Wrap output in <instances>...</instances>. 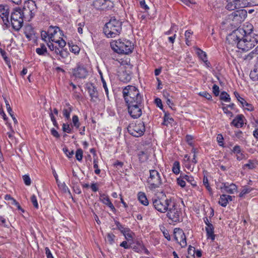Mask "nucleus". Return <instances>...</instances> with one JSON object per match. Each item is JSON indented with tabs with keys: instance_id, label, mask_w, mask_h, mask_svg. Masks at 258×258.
<instances>
[{
	"instance_id": "29",
	"label": "nucleus",
	"mask_w": 258,
	"mask_h": 258,
	"mask_svg": "<svg viewBox=\"0 0 258 258\" xmlns=\"http://www.w3.org/2000/svg\"><path fill=\"white\" fill-rule=\"evenodd\" d=\"M196 54L198 56L200 59L203 61L208 58L206 52L204 51L199 48H196Z\"/></svg>"
},
{
	"instance_id": "62",
	"label": "nucleus",
	"mask_w": 258,
	"mask_h": 258,
	"mask_svg": "<svg viewBox=\"0 0 258 258\" xmlns=\"http://www.w3.org/2000/svg\"><path fill=\"white\" fill-rule=\"evenodd\" d=\"M54 42L58 44L59 46L61 48V49H63V48L66 45V41L62 38H61V39L57 40H55Z\"/></svg>"
},
{
	"instance_id": "35",
	"label": "nucleus",
	"mask_w": 258,
	"mask_h": 258,
	"mask_svg": "<svg viewBox=\"0 0 258 258\" xmlns=\"http://www.w3.org/2000/svg\"><path fill=\"white\" fill-rule=\"evenodd\" d=\"M184 180H186L188 182L190 183L193 186L197 185V182L195 180L194 178L186 174H182Z\"/></svg>"
},
{
	"instance_id": "54",
	"label": "nucleus",
	"mask_w": 258,
	"mask_h": 258,
	"mask_svg": "<svg viewBox=\"0 0 258 258\" xmlns=\"http://www.w3.org/2000/svg\"><path fill=\"white\" fill-rule=\"evenodd\" d=\"M185 140L187 144L190 146L192 147L194 145L193 144V140L194 137L190 135H187L185 137Z\"/></svg>"
},
{
	"instance_id": "15",
	"label": "nucleus",
	"mask_w": 258,
	"mask_h": 258,
	"mask_svg": "<svg viewBox=\"0 0 258 258\" xmlns=\"http://www.w3.org/2000/svg\"><path fill=\"white\" fill-rule=\"evenodd\" d=\"M174 235L175 240L182 247H184L186 246L187 243L185 235L182 229L175 228L174 230Z\"/></svg>"
},
{
	"instance_id": "50",
	"label": "nucleus",
	"mask_w": 258,
	"mask_h": 258,
	"mask_svg": "<svg viewBox=\"0 0 258 258\" xmlns=\"http://www.w3.org/2000/svg\"><path fill=\"white\" fill-rule=\"evenodd\" d=\"M255 167V165L254 164V162L251 160H249L248 161V163L246 164H245L243 165V168H248L249 169H254Z\"/></svg>"
},
{
	"instance_id": "36",
	"label": "nucleus",
	"mask_w": 258,
	"mask_h": 258,
	"mask_svg": "<svg viewBox=\"0 0 258 258\" xmlns=\"http://www.w3.org/2000/svg\"><path fill=\"white\" fill-rule=\"evenodd\" d=\"M172 172L175 174H178L180 172V164L178 161H175L173 163L172 168Z\"/></svg>"
},
{
	"instance_id": "42",
	"label": "nucleus",
	"mask_w": 258,
	"mask_h": 258,
	"mask_svg": "<svg viewBox=\"0 0 258 258\" xmlns=\"http://www.w3.org/2000/svg\"><path fill=\"white\" fill-rule=\"evenodd\" d=\"M62 130L63 132L68 134H71L72 132V130L68 123H63L62 125Z\"/></svg>"
},
{
	"instance_id": "31",
	"label": "nucleus",
	"mask_w": 258,
	"mask_h": 258,
	"mask_svg": "<svg viewBox=\"0 0 258 258\" xmlns=\"http://www.w3.org/2000/svg\"><path fill=\"white\" fill-rule=\"evenodd\" d=\"M173 121V119L170 116L169 114L165 113L162 124L164 125L168 126L169 124L172 123Z\"/></svg>"
},
{
	"instance_id": "59",
	"label": "nucleus",
	"mask_w": 258,
	"mask_h": 258,
	"mask_svg": "<svg viewBox=\"0 0 258 258\" xmlns=\"http://www.w3.org/2000/svg\"><path fill=\"white\" fill-rule=\"evenodd\" d=\"M177 29V27L175 25H172L168 31L165 32V34L167 35H172L174 33L175 30H176Z\"/></svg>"
},
{
	"instance_id": "34",
	"label": "nucleus",
	"mask_w": 258,
	"mask_h": 258,
	"mask_svg": "<svg viewBox=\"0 0 258 258\" xmlns=\"http://www.w3.org/2000/svg\"><path fill=\"white\" fill-rule=\"evenodd\" d=\"M139 159L140 162H145L148 159L147 153L144 151H140L138 153Z\"/></svg>"
},
{
	"instance_id": "60",
	"label": "nucleus",
	"mask_w": 258,
	"mask_h": 258,
	"mask_svg": "<svg viewBox=\"0 0 258 258\" xmlns=\"http://www.w3.org/2000/svg\"><path fill=\"white\" fill-rule=\"evenodd\" d=\"M23 179L24 180L25 184L26 185H30L31 184V179L29 175H23Z\"/></svg>"
},
{
	"instance_id": "32",
	"label": "nucleus",
	"mask_w": 258,
	"mask_h": 258,
	"mask_svg": "<svg viewBox=\"0 0 258 258\" xmlns=\"http://www.w3.org/2000/svg\"><path fill=\"white\" fill-rule=\"evenodd\" d=\"M193 34V32L191 30H186L185 32L184 36L185 38V43L188 46L190 45L191 44L190 41H191V36Z\"/></svg>"
},
{
	"instance_id": "57",
	"label": "nucleus",
	"mask_w": 258,
	"mask_h": 258,
	"mask_svg": "<svg viewBox=\"0 0 258 258\" xmlns=\"http://www.w3.org/2000/svg\"><path fill=\"white\" fill-rule=\"evenodd\" d=\"M31 201L33 205L34 206V207L35 208L38 209L39 207V206H38V204L37 202L36 197L34 195H33L31 196Z\"/></svg>"
},
{
	"instance_id": "23",
	"label": "nucleus",
	"mask_w": 258,
	"mask_h": 258,
	"mask_svg": "<svg viewBox=\"0 0 258 258\" xmlns=\"http://www.w3.org/2000/svg\"><path fill=\"white\" fill-rule=\"evenodd\" d=\"M58 31H60V33H62V31L60 30L59 28L57 26H50L49 27L48 32L49 35V42L55 41V39L54 38V35Z\"/></svg>"
},
{
	"instance_id": "8",
	"label": "nucleus",
	"mask_w": 258,
	"mask_h": 258,
	"mask_svg": "<svg viewBox=\"0 0 258 258\" xmlns=\"http://www.w3.org/2000/svg\"><path fill=\"white\" fill-rule=\"evenodd\" d=\"M154 208L158 212L164 213L166 212L170 206H173V201L171 199L155 198L152 200Z\"/></svg>"
},
{
	"instance_id": "38",
	"label": "nucleus",
	"mask_w": 258,
	"mask_h": 258,
	"mask_svg": "<svg viewBox=\"0 0 258 258\" xmlns=\"http://www.w3.org/2000/svg\"><path fill=\"white\" fill-rule=\"evenodd\" d=\"M143 244L142 242L138 241L136 243V245L134 246L133 249L135 251L139 253H142V249L141 245H143Z\"/></svg>"
},
{
	"instance_id": "17",
	"label": "nucleus",
	"mask_w": 258,
	"mask_h": 258,
	"mask_svg": "<svg viewBox=\"0 0 258 258\" xmlns=\"http://www.w3.org/2000/svg\"><path fill=\"white\" fill-rule=\"evenodd\" d=\"M247 16V12L244 10H239L233 12L231 17H233V21H235L236 23H241L244 21Z\"/></svg>"
},
{
	"instance_id": "6",
	"label": "nucleus",
	"mask_w": 258,
	"mask_h": 258,
	"mask_svg": "<svg viewBox=\"0 0 258 258\" xmlns=\"http://www.w3.org/2000/svg\"><path fill=\"white\" fill-rule=\"evenodd\" d=\"M149 176L147 180L148 188L151 190H154L160 187L162 184V180L160 173L156 170H149Z\"/></svg>"
},
{
	"instance_id": "33",
	"label": "nucleus",
	"mask_w": 258,
	"mask_h": 258,
	"mask_svg": "<svg viewBox=\"0 0 258 258\" xmlns=\"http://www.w3.org/2000/svg\"><path fill=\"white\" fill-rule=\"evenodd\" d=\"M220 98L221 100L226 102H229L231 100L229 95L225 91L221 93Z\"/></svg>"
},
{
	"instance_id": "44",
	"label": "nucleus",
	"mask_w": 258,
	"mask_h": 258,
	"mask_svg": "<svg viewBox=\"0 0 258 258\" xmlns=\"http://www.w3.org/2000/svg\"><path fill=\"white\" fill-rule=\"evenodd\" d=\"M41 37L42 38V39L44 41H49V35L48 31H42L41 32Z\"/></svg>"
},
{
	"instance_id": "46",
	"label": "nucleus",
	"mask_w": 258,
	"mask_h": 258,
	"mask_svg": "<svg viewBox=\"0 0 258 258\" xmlns=\"http://www.w3.org/2000/svg\"><path fill=\"white\" fill-rule=\"evenodd\" d=\"M241 106L244 108V109L247 110L249 111H251L254 110V107L252 105V104L247 102L246 101L245 103L241 104Z\"/></svg>"
},
{
	"instance_id": "18",
	"label": "nucleus",
	"mask_w": 258,
	"mask_h": 258,
	"mask_svg": "<svg viewBox=\"0 0 258 258\" xmlns=\"http://www.w3.org/2000/svg\"><path fill=\"white\" fill-rule=\"evenodd\" d=\"M110 4L109 0H94L93 6L97 10H104L109 7Z\"/></svg>"
},
{
	"instance_id": "40",
	"label": "nucleus",
	"mask_w": 258,
	"mask_h": 258,
	"mask_svg": "<svg viewBox=\"0 0 258 258\" xmlns=\"http://www.w3.org/2000/svg\"><path fill=\"white\" fill-rule=\"evenodd\" d=\"M177 183L182 187H184L185 186V181L182 174L177 178Z\"/></svg>"
},
{
	"instance_id": "49",
	"label": "nucleus",
	"mask_w": 258,
	"mask_h": 258,
	"mask_svg": "<svg viewBox=\"0 0 258 258\" xmlns=\"http://www.w3.org/2000/svg\"><path fill=\"white\" fill-rule=\"evenodd\" d=\"M252 190V188L249 187H245L241 190L240 193L239 194V196L240 197H243L245 195L249 193Z\"/></svg>"
},
{
	"instance_id": "16",
	"label": "nucleus",
	"mask_w": 258,
	"mask_h": 258,
	"mask_svg": "<svg viewBox=\"0 0 258 258\" xmlns=\"http://www.w3.org/2000/svg\"><path fill=\"white\" fill-rule=\"evenodd\" d=\"M217 186L221 190H224L229 194H234L236 191L237 189V185L233 183H229V182H222L221 185H219L217 183Z\"/></svg>"
},
{
	"instance_id": "4",
	"label": "nucleus",
	"mask_w": 258,
	"mask_h": 258,
	"mask_svg": "<svg viewBox=\"0 0 258 258\" xmlns=\"http://www.w3.org/2000/svg\"><path fill=\"white\" fill-rule=\"evenodd\" d=\"M122 30V22L112 17L107 22L104 28L103 32L108 38H113L118 35Z\"/></svg>"
},
{
	"instance_id": "56",
	"label": "nucleus",
	"mask_w": 258,
	"mask_h": 258,
	"mask_svg": "<svg viewBox=\"0 0 258 258\" xmlns=\"http://www.w3.org/2000/svg\"><path fill=\"white\" fill-rule=\"evenodd\" d=\"M63 152L66 154L67 157L71 158L74 155V152L73 150L70 151L67 147H64L62 149Z\"/></svg>"
},
{
	"instance_id": "13",
	"label": "nucleus",
	"mask_w": 258,
	"mask_h": 258,
	"mask_svg": "<svg viewBox=\"0 0 258 258\" xmlns=\"http://www.w3.org/2000/svg\"><path fill=\"white\" fill-rule=\"evenodd\" d=\"M114 223L116 226V229L123 235L125 238L128 241L132 240L134 236V233L127 227H124L119 221H114Z\"/></svg>"
},
{
	"instance_id": "21",
	"label": "nucleus",
	"mask_w": 258,
	"mask_h": 258,
	"mask_svg": "<svg viewBox=\"0 0 258 258\" xmlns=\"http://www.w3.org/2000/svg\"><path fill=\"white\" fill-rule=\"evenodd\" d=\"M233 200V197L227 195L225 194H223L220 196L218 203L222 207H225L229 201H232Z\"/></svg>"
},
{
	"instance_id": "20",
	"label": "nucleus",
	"mask_w": 258,
	"mask_h": 258,
	"mask_svg": "<svg viewBox=\"0 0 258 258\" xmlns=\"http://www.w3.org/2000/svg\"><path fill=\"white\" fill-rule=\"evenodd\" d=\"M232 153L235 155L236 159L238 161L246 158L243 151L242 150L241 147L239 145H236L233 148Z\"/></svg>"
},
{
	"instance_id": "9",
	"label": "nucleus",
	"mask_w": 258,
	"mask_h": 258,
	"mask_svg": "<svg viewBox=\"0 0 258 258\" xmlns=\"http://www.w3.org/2000/svg\"><path fill=\"white\" fill-rule=\"evenodd\" d=\"M127 130L128 133L135 137L143 136L145 132V123L142 121H138L135 124H130Z\"/></svg>"
},
{
	"instance_id": "48",
	"label": "nucleus",
	"mask_w": 258,
	"mask_h": 258,
	"mask_svg": "<svg viewBox=\"0 0 258 258\" xmlns=\"http://www.w3.org/2000/svg\"><path fill=\"white\" fill-rule=\"evenodd\" d=\"M5 200L9 201V204L13 205L16 204V200L12 197L10 195H6L5 196Z\"/></svg>"
},
{
	"instance_id": "53",
	"label": "nucleus",
	"mask_w": 258,
	"mask_h": 258,
	"mask_svg": "<svg viewBox=\"0 0 258 258\" xmlns=\"http://www.w3.org/2000/svg\"><path fill=\"white\" fill-rule=\"evenodd\" d=\"M199 95L202 96L207 99L210 100L212 99V96L206 91L200 92L199 93Z\"/></svg>"
},
{
	"instance_id": "43",
	"label": "nucleus",
	"mask_w": 258,
	"mask_h": 258,
	"mask_svg": "<svg viewBox=\"0 0 258 258\" xmlns=\"http://www.w3.org/2000/svg\"><path fill=\"white\" fill-rule=\"evenodd\" d=\"M235 2L237 3V5L240 8L247 7L248 3L247 0H235Z\"/></svg>"
},
{
	"instance_id": "2",
	"label": "nucleus",
	"mask_w": 258,
	"mask_h": 258,
	"mask_svg": "<svg viewBox=\"0 0 258 258\" xmlns=\"http://www.w3.org/2000/svg\"><path fill=\"white\" fill-rule=\"evenodd\" d=\"M122 94L130 115L134 119L139 118L142 114L143 96L139 89L128 85L123 89Z\"/></svg>"
},
{
	"instance_id": "14",
	"label": "nucleus",
	"mask_w": 258,
	"mask_h": 258,
	"mask_svg": "<svg viewBox=\"0 0 258 258\" xmlns=\"http://www.w3.org/2000/svg\"><path fill=\"white\" fill-rule=\"evenodd\" d=\"M86 86V90L90 97L91 102L96 103L99 100V94L97 87L92 83H87Z\"/></svg>"
},
{
	"instance_id": "64",
	"label": "nucleus",
	"mask_w": 258,
	"mask_h": 258,
	"mask_svg": "<svg viewBox=\"0 0 258 258\" xmlns=\"http://www.w3.org/2000/svg\"><path fill=\"white\" fill-rule=\"evenodd\" d=\"M224 138L221 134H218L217 137V141L219 143V145L221 146L223 145Z\"/></svg>"
},
{
	"instance_id": "39",
	"label": "nucleus",
	"mask_w": 258,
	"mask_h": 258,
	"mask_svg": "<svg viewBox=\"0 0 258 258\" xmlns=\"http://www.w3.org/2000/svg\"><path fill=\"white\" fill-rule=\"evenodd\" d=\"M203 184L206 187L207 189L209 191L210 194H212V189L209 183L207 177L204 176L203 178Z\"/></svg>"
},
{
	"instance_id": "45",
	"label": "nucleus",
	"mask_w": 258,
	"mask_h": 258,
	"mask_svg": "<svg viewBox=\"0 0 258 258\" xmlns=\"http://www.w3.org/2000/svg\"><path fill=\"white\" fill-rule=\"evenodd\" d=\"M83 152L81 149H78L76 152V158L77 160L81 161L83 158Z\"/></svg>"
},
{
	"instance_id": "28",
	"label": "nucleus",
	"mask_w": 258,
	"mask_h": 258,
	"mask_svg": "<svg viewBox=\"0 0 258 258\" xmlns=\"http://www.w3.org/2000/svg\"><path fill=\"white\" fill-rule=\"evenodd\" d=\"M249 76L253 81H258V64L256 63L254 68L251 71Z\"/></svg>"
},
{
	"instance_id": "37",
	"label": "nucleus",
	"mask_w": 258,
	"mask_h": 258,
	"mask_svg": "<svg viewBox=\"0 0 258 258\" xmlns=\"http://www.w3.org/2000/svg\"><path fill=\"white\" fill-rule=\"evenodd\" d=\"M72 122L73 125L76 128H79L80 126V122H79V117L77 115H74L72 117Z\"/></svg>"
},
{
	"instance_id": "26",
	"label": "nucleus",
	"mask_w": 258,
	"mask_h": 258,
	"mask_svg": "<svg viewBox=\"0 0 258 258\" xmlns=\"http://www.w3.org/2000/svg\"><path fill=\"white\" fill-rule=\"evenodd\" d=\"M138 199L139 202L144 206H147L149 204L148 200L146 194L144 192L140 191L138 194Z\"/></svg>"
},
{
	"instance_id": "30",
	"label": "nucleus",
	"mask_w": 258,
	"mask_h": 258,
	"mask_svg": "<svg viewBox=\"0 0 258 258\" xmlns=\"http://www.w3.org/2000/svg\"><path fill=\"white\" fill-rule=\"evenodd\" d=\"M47 52V48L44 44H41L40 47L36 49V52L39 55H45Z\"/></svg>"
},
{
	"instance_id": "7",
	"label": "nucleus",
	"mask_w": 258,
	"mask_h": 258,
	"mask_svg": "<svg viewBox=\"0 0 258 258\" xmlns=\"http://www.w3.org/2000/svg\"><path fill=\"white\" fill-rule=\"evenodd\" d=\"M172 206H170L167 211V217L174 224L182 221V213L180 208L177 207L176 204L173 201Z\"/></svg>"
},
{
	"instance_id": "63",
	"label": "nucleus",
	"mask_w": 258,
	"mask_h": 258,
	"mask_svg": "<svg viewBox=\"0 0 258 258\" xmlns=\"http://www.w3.org/2000/svg\"><path fill=\"white\" fill-rule=\"evenodd\" d=\"M213 92L216 96L219 95V87L218 85L214 84L212 88Z\"/></svg>"
},
{
	"instance_id": "19",
	"label": "nucleus",
	"mask_w": 258,
	"mask_h": 258,
	"mask_svg": "<svg viewBox=\"0 0 258 258\" xmlns=\"http://www.w3.org/2000/svg\"><path fill=\"white\" fill-rule=\"evenodd\" d=\"M99 200L103 204L108 206L112 212H114L116 211V209L110 201L108 196L104 194H100Z\"/></svg>"
},
{
	"instance_id": "1",
	"label": "nucleus",
	"mask_w": 258,
	"mask_h": 258,
	"mask_svg": "<svg viewBox=\"0 0 258 258\" xmlns=\"http://www.w3.org/2000/svg\"><path fill=\"white\" fill-rule=\"evenodd\" d=\"M252 30L251 24L244 25L229 34L227 42L243 51H248L258 43V35L252 32Z\"/></svg>"
},
{
	"instance_id": "5",
	"label": "nucleus",
	"mask_w": 258,
	"mask_h": 258,
	"mask_svg": "<svg viewBox=\"0 0 258 258\" xmlns=\"http://www.w3.org/2000/svg\"><path fill=\"white\" fill-rule=\"evenodd\" d=\"M27 15L24 14V12L20 8L15 9L12 12L11 15V22L13 28L15 31H19L22 28L24 18H26Z\"/></svg>"
},
{
	"instance_id": "25",
	"label": "nucleus",
	"mask_w": 258,
	"mask_h": 258,
	"mask_svg": "<svg viewBox=\"0 0 258 258\" xmlns=\"http://www.w3.org/2000/svg\"><path fill=\"white\" fill-rule=\"evenodd\" d=\"M205 230L207 233V238H210L212 241L214 240L215 238V235L214 233V228L213 225L211 224H209L208 226H206Z\"/></svg>"
},
{
	"instance_id": "27",
	"label": "nucleus",
	"mask_w": 258,
	"mask_h": 258,
	"mask_svg": "<svg viewBox=\"0 0 258 258\" xmlns=\"http://www.w3.org/2000/svg\"><path fill=\"white\" fill-rule=\"evenodd\" d=\"M227 4L226 8L229 11H233L235 9H240L237 5V3L235 2V0H227Z\"/></svg>"
},
{
	"instance_id": "51",
	"label": "nucleus",
	"mask_w": 258,
	"mask_h": 258,
	"mask_svg": "<svg viewBox=\"0 0 258 258\" xmlns=\"http://www.w3.org/2000/svg\"><path fill=\"white\" fill-rule=\"evenodd\" d=\"M234 94L235 97L236 98L237 100L240 103L241 105L245 103V100L243 98L241 97L238 92H234Z\"/></svg>"
},
{
	"instance_id": "10",
	"label": "nucleus",
	"mask_w": 258,
	"mask_h": 258,
	"mask_svg": "<svg viewBox=\"0 0 258 258\" xmlns=\"http://www.w3.org/2000/svg\"><path fill=\"white\" fill-rule=\"evenodd\" d=\"M10 14V7L7 5H0V19L4 24L3 30H6L10 27L9 17Z\"/></svg>"
},
{
	"instance_id": "52",
	"label": "nucleus",
	"mask_w": 258,
	"mask_h": 258,
	"mask_svg": "<svg viewBox=\"0 0 258 258\" xmlns=\"http://www.w3.org/2000/svg\"><path fill=\"white\" fill-rule=\"evenodd\" d=\"M70 50L72 52L76 54H79L80 51V48L77 45H73L70 46Z\"/></svg>"
},
{
	"instance_id": "41",
	"label": "nucleus",
	"mask_w": 258,
	"mask_h": 258,
	"mask_svg": "<svg viewBox=\"0 0 258 258\" xmlns=\"http://www.w3.org/2000/svg\"><path fill=\"white\" fill-rule=\"evenodd\" d=\"M102 83L103 88H104V89L105 90V95L107 98V99L109 100L110 98H109V96L108 88V87L107 85V83L104 78H102Z\"/></svg>"
},
{
	"instance_id": "22",
	"label": "nucleus",
	"mask_w": 258,
	"mask_h": 258,
	"mask_svg": "<svg viewBox=\"0 0 258 258\" xmlns=\"http://www.w3.org/2000/svg\"><path fill=\"white\" fill-rule=\"evenodd\" d=\"M244 117L242 114L237 115L235 118L231 122V124L234 126L239 128L242 127L244 122L243 119Z\"/></svg>"
},
{
	"instance_id": "24",
	"label": "nucleus",
	"mask_w": 258,
	"mask_h": 258,
	"mask_svg": "<svg viewBox=\"0 0 258 258\" xmlns=\"http://www.w3.org/2000/svg\"><path fill=\"white\" fill-rule=\"evenodd\" d=\"M72 111L73 106L69 103H66L62 110V114L67 120L70 119V115Z\"/></svg>"
},
{
	"instance_id": "58",
	"label": "nucleus",
	"mask_w": 258,
	"mask_h": 258,
	"mask_svg": "<svg viewBox=\"0 0 258 258\" xmlns=\"http://www.w3.org/2000/svg\"><path fill=\"white\" fill-rule=\"evenodd\" d=\"M93 167L95 169L94 172L96 174H99L100 170L98 168V161L96 159H94L93 161Z\"/></svg>"
},
{
	"instance_id": "3",
	"label": "nucleus",
	"mask_w": 258,
	"mask_h": 258,
	"mask_svg": "<svg viewBox=\"0 0 258 258\" xmlns=\"http://www.w3.org/2000/svg\"><path fill=\"white\" fill-rule=\"evenodd\" d=\"M110 46L115 52L120 54H129L133 51L134 45L126 39H119L110 42Z\"/></svg>"
},
{
	"instance_id": "55",
	"label": "nucleus",
	"mask_w": 258,
	"mask_h": 258,
	"mask_svg": "<svg viewBox=\"0 0 258 258\" xmlns=\"http://www.w3.org/2000/svg\"><path fill=\"white\" fill-rule=\"evenodd\" d=\"M115 236L112 233H108L107 234V239L109 243L112 244L114 242Z\"/></svg>"
},
{
	"instance_id": "12",
	"label": "nucleus",
	"mask_w": 258,
	"mask_h": 258,
	"mask_svg": "<svg viewBox=\"0 0 258 258\" xmlns=\"http://www.w3.org/2000/svg\"><path fill=\"white\" fill-rule=\"evenodd\" d=\"M36 9V5L33 0H28L25 3L23 11L27 16L28 15V21L33 17Z\"/></svg>"
},
{
	"instance_id": "11",
	"label": "nucleus",
	"mask_w": 258,
	"mask_h": 258,
	"mask_svg": "<svg viewBox=\"0 0 258 258\" xmlns=\"http://www.w3.org/2000/svg\"><path fill=\"white\" fill-rule=\"evenodd\" d=\"M88 75V72L84 64L78 63L72 70V75L77 79H85Z\"/></svg>"
},
{
	"instance_id": "61",
	"label": "nucleus",
	"mask_w": 258,
	"mask_h": 258,
	"mask_svg": "<svg viewBox=\"0 0 258 258\" xmlns=\"http://www.w3.org/2000/svg\"><path fill=\"white\" fill-rule=\"evenodd\" d=\"M69 54V52L68 51L64 49H61L59 55L62 58H67Z\"/></svg>"
},
{
	"instance_id": "47",
	"label": "nucleus",
	"mask_w": 258,
	"mask_h": 258,
	"mask_svg": "<svg viewBox=\"0 0 258 258\" xmlns=\"http://www.w3.org/2000/svg\"><path fill=\"white\" fill-rule=\"evenodd\" d=\"M50 111H51V112L49 113V116L50 117V119L52 122V124L56 128H59V125H58V124L57 123V121H56V118H55L53 113L51 112V109H50Z\"/></svg>"
}]
</instances>
